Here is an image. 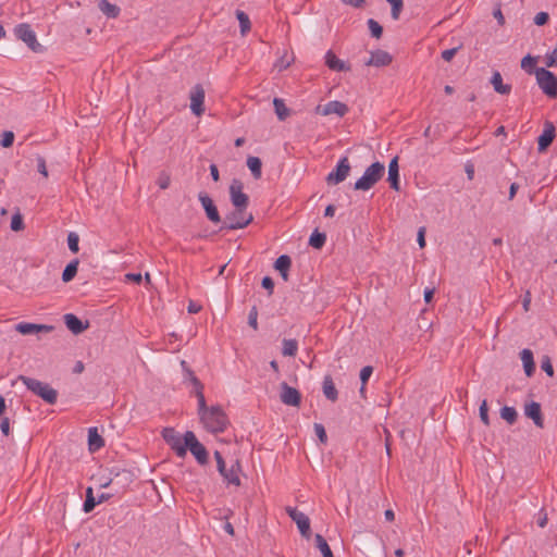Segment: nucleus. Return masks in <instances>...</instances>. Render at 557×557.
<instances>
[{"instance_id": "obj_1", "label": "nucleus", "mask_w": 557, "mask_h": 557, "mask_svg": "<svg viewBox=\"0 0 557 557\" xmlns=\"http://www.w3.org/2000/svg\"><path fill=\"white\" fill-rule=\"evenodd\" d=\"M205 428L211 433H222L228 425V418L221 406H211L199 416Z\"/></svg>"}, {"instance_id": "obj_2", "label": "nucleus", "mask_w": 557, "mask_h": 557, "mask_svg": "<svg viewBox=\"0 0 557 557\" xmlns=\"http://www.w3.org/2000/svg\"><path fill=\"white\" fill-rule=\"evenodd\" d=\"M20 381L36 396L40 397L42 400L48 403L49 405H54L58 399V392L52 388L49 384L44 383L37 379L28 377L21 375L18 377Z\"/></svg>"}, {"instance_id": "obj_3", "label": "nucleus", "mask_w": 557, "mask_h": 557, "mask_svg": "<svg viewBox=\"0 0 557 557\" xmlns=\"http://www.w3.org/2000/svg\"><path fill=\"white\" fill-rule=\"evenodd\" d=\"M214 458L216 461V468L221 476L223 478V481L227 485H240V479L238 473L242 470L240 462L238 459H235L232 461V465L230 468H226V462L222 456V454L218 450L214 451Z\"/></svg>"}, {"instance_id": "obj_4", "label": "nucleus", "mask_w": 557, "mask_h": 557, "mask_svg": "<svg viewBox=\"0 0 557 557\" xmlns=\"http://www.w3.org/2000/svg\"><path fill=\"white\" fill-rule=\"evenodd\" d=\"M253 221V215L247 212V208H234L233 211L225 215L220 231H235L245 228Z\"/></svg>"}, {"instance_id": "obj_5", "label": "nucleus", "mask_w": 557, "mask_h": 557, "mask_svg": "<svg viewBox=\"0 0 557 557\" xmlns=\"http://www.w3.org/2000/svg\"><path fill=\"white\" fill-rule=\"evenodd\" d=\"M385 172V166L381 162H374L368 166L363 175L356 181L354 189L356 190H369L371 189L381 178Z\"/></svg>"}, {"instance_id": "obj_6", "label": "nucleus", "mask_w": 557, "mask_h": 557, "mask_svg": "<svg viewBox=\"0 0 557 557\" xmlns=\"http://www.w3.org/2000/svg\"><path fill=\"white\" fill-rule=\"evenodd\" d=\"M539 87L548 98L557 97V77L555 74L544 67L534 71Z\"/></svg>"}, {"instance_id": "obj_7", "label": "nucleus", "mask_w": 557, "mask_h": 557, "mask_svg": "<svg viewBox=\"0 0 557 557\" xmlns=\"http://www.w3.org/2000/svg\"><path fill=\"white\" fill-rule=\"evenodd\" d=\"M14 35L17 39L22 40L27 45V47L36 52H44V47L37 41V37L35 32L32 29L29 24L22 23L14 27Z\"/></svg>"}, {"instance_id": "obj_8", "label": "nucleus", "mask_w": 557, "mask_h": 557, "mask_svg": "<svg viewBox=\"0 0 557 557\" xmlns=\"http://www.w3.org/2000/svg\"><path fill=\"white\" fill-rule=\"evenodd\" d=\"M162 437L165 443L175 451L177 457L184 458L187 454L185 435L182 437L173 428H164Z\"/></svg>"}, {"instance_id": "obj_9", "label": "nucleus", "mask_w": 557, "mask_h": 557, "mask_svg": "<svg viewBox=\"0 0 557 557\" xmlns=\"http://www.w3.org/2000/svg\"><path fill=\"white\" fill-rule=\"evenodd\" d=\"M185 440L187 449L190 450V453L194 455L196 460L200 465H206L208 462V451L206 447L197 440L195 433L193 431H186L185 432Z\"/></svg>"}, {"instance_id": "obj_10", "label": "nucleus", "mask_w": 557, "mask_h": 557, "mask_svg": "<svg viewBox=\"0 0 557 557\" xmlns=\"http://www.w3.org/2000/svg\"><path fill=\"white\" fill-rule=\"evenodd\" d=\"M350 163L347 157H343L338 160L335 169L330 172L325 178L329 185H337L344 182L350 172Z\"/></svg>"}, {"instance_id": "obj_11", "label": "nucleus", "mask_w": 557, "mask_h": 557, "mask_svg": "<svg viewBox=\"0 0 557 557\" xmlns=\"http://www.w3.org/2000/svg\"><path fill=\"white\" fill-rule=\"evenodd\" d=\"M243 189V182L238 178H234L230 185V198L234 208H248L249 197Z\"/></svg>"}, {"instance_id": "obj_12", "label": "nucleus", "mask_w": 557, "mask_h": 557, "mask_svg": "<svg viewBox=\"0 0 557 557\" xmlns=\"http://www.w3.org/2000/svg\"><path fill=\"white\" fill-rule=\"evenodd\" d=\"M286 512L289 516V518L297 524V528L300 532V534L309 539L311 535L310 530V519L306 513L302 511H299L297 508L287 507Z\"/></svg>"}, {"instance_id": "obj_13", "label": "nucleus", "mask_w": 557, "mask_h": 557, "mask_svg": "<svg viewBox=\"0 0 557 557\" xmlns=\"http://www.w3.org/2000/svg\"><path fill=\"white\" fill-rule=\"evenodd\" d=\"M281 401L287 406L298 407L301 403V394L295 387L289 386L286 382L281 384Z\"/></svg>"}, {"instance_id": "obj_14", "label": "nucleus", "mask_w": 557, "mask_h": 557, "mask_svg": "<svg viewBox=\"0 0 557 557\" xmlns=\"http://www.w3.org/2000/svg\"><path fill=\"white\" fill-rule=\"evenodd\" d=\"M556 136V128L553 122L546 121L544 123V131L537 138V150L544 152L552 145Z\"/></svg>"}, {"instance_id": "obj_15", "label": "nucleus", "mask_w": 557, "mask_h": 557, "mask_svg": "<svg viewBox=\"0 0 557 557\" xmlns=\"http://www.w3.org/2000/svg\"><path fill=\"white\" fill-rule=\"evenodd\" d=\"M198 199L206 212L208 220L212 223H220L222 220L211 197L208 194L201 191L198 195Z\"/></svg>"}, {"instance_id": "obj_16", "label": "nucleus", "mask_w": 557, "mask_h": 557, "mask_svg": "<svg viewBox=\"0 0 557 557\" xmlns=\"http://www.w3.org/2000/svg\"><path fill=\"white\" fill-rule=\"evenodd\" d=\"M348 107L346 103L333 100L325 103L322 108L321 106L317 107V112L322 115H331L336 114L337 116H344L348 112Z\"/></svg>"}, {"instance_id": "obj_17", "label": "nucleus", "mask_w": 557, "mask_h": 557, "mask_svg": "<svg viewBox=\"0 0 557 557\" xmlns=\"http://www.w3.org/2000/svg\"><path fill=\"white\" fill-rule=\"evenodd\" d=\"M52 325L36 324L28 322H20L15 325V330L23 335H33L38 333H50L53 331Z\"/></svg>"}, {"instance_id": "obj_18", "label": "nucleus", "mask_w": 557, "mask_h": 557, "mask_svg": "<svg viewBox=\"0 0 557 557\" xmlns=\"http://www.w3.org/2000/svg\"><path fill=\"white\" fill-rule=\"evenodd\" d=\"M205 90L201 85H196L190 91V109L196 115H201L205 111Z\"/></svg>"}, {"instance_id": "obj_19", "label": "nucleus", "mask_w": 557, "mask_h": 557, "mask_svg": "<svg viewBox=\"0 0 557 557\" xmlns=\"http://www.w3.org/2000/svg\"><path fill=\"white\" fill-rule=\"evenodd\" d=\"M393 58L392 55L384 50L377 49L375 51L371 52V57L368 61L364 62L367 66H387L392 63Z\"/></svg>"}, {"instance_id": "obj_20", "label": "nucleus", "mask_w": 557, "mask_h": 557, "mask_svg": "<svg viewBox=\"0 0 557 557\" xmlns=\"http://www.w3.org/2000/svg\"><path fill=\"white\" fill-rule=\"evenodd\" d=\"M63 319L66 327L75 335L83 333L89 326L88 321L83 322L73 313H66Z\"/></svg>"}, {"instance_id": "obj_21", "label": "nucleus", "mask_w": 557, "mask_h": 557, "mask_svg": "<svg viewBox=\"0 0 557 557\" xmlns=\"http://www.w3.org/2000/svg\"><path fill=\"white\" fill-rule=\"evenodd\" d=\"M524 414L533 420L534 424L539 428L544 426V419L542 416L541 405L536 401H531L524 406Z\"/></svg>"}, {"instance_id": "obj_22", "label": "nucleus", "mask_w": 557, "mask_h": 557, "mask_svg": "<svg viewBox=\"0 0 557 557\" xmlns=\"http://www.w3.org/2000/svg\"><path fill=\"white\" fill-rule=\"evenodd\" d=\"M325 65L336 72H346L350 70V66L347 65L343 60L338 59L332 50H329L325 53Z\"/></svg>"}, {"instance_id": "obj_23", "label": "nucleus", "mask_w": 557, "mask_h": 557, "mask_svg": "<svg viewBox=\"0 0 557 557\" xmlns=\"http://www.w3.org/2000/svg\"><path fill=\"white\" fill-rule=\"evenodd\" d=\"M387 181L389 182L391 188L396 191L400 189L398 157L393 158L388 164Z\"/></svg>"}, {"instance_id": "obj_24", "label": "nucleus", "mask_w": 557, "mask_h": 557, "mask_svg": "<svg viewBox=\"0 0 557 557\" xmlns=\"http://www.w3.org/2000/svg\"><path fill=\"white\" fill-rule=\"evenodd\" d=\"M322 391L324 396L331 400L336 401L338 398V392L335 387V384L333 382V379L331 375H325L322 383Z\"/></svg>"}, {"instance_id": "obj_25", "label": "nucleus", "mask_w": 557, "mask_h": 557, "mask_svg": "<svg viewBox=\"0 0 557 557\" xmlns=\"http://www.w3.org/2000/svg\"><path fill=\"white\" fill-rule=\"evenodd\" d=\"M521 361L523 363V369L527 376H532L535 371V363L533 358V352L530 349H523L520 352Z\"/></svg>"}, {"instance_id": "obj_26", "label": "nucleus", "mask_w": 557, "mask_h": 557, "mask_svg": "<svg viewBox=\"0 0 557 557\" xmlns=\"http://www.w3.org/2000/svg\"><path fill=\"white\" fill-rule=\"evenodd\" d=\"M491 84L493 85L494 90L500 95H509L511 91V86L503 83V77L498 71L493 73Z\"/></svg>"}, {"instance_id": "obj_27", "label": "nucleus", "mask_w": 557, "mask_h": 557, "mask_svg": "<svg viewBox=\"0 0 557 557\" xmlns=\"http://www.w3.org/2000/svg\"><path fill=\"white\" fill-rule=\"evenodd\" d=\"M88 445L91 451H96L104 446V441L99 435L97 428H90L88 430Z\"/></svg>"}, {"instance_id": "obj_28", "label": "nucleus", "mask_w": 557, "mask_h": 557, "mask_svg": "<svg viewBox=\"0 0 557 557\" xmlns=\"http://www.w3.org/2000/svg\"><path fill=\"white\" fill-rule=\"evenodd\" d=\"M99 10L109 18H116L120 14V8L108 0H99Z\"/></svg>"}, {"instance_id": "obj_29", "label": "nucleus", "mask_w": 557, "mask_h": 557, "mask_svg": "<svg viewBox=\"0 0 557 557\" xmlns=\"http://www.w3.org/2000/svg\"><path fill=\"white\" fill-rule=\"evenodd\" d=\"M79 260L74 259L70 263L66 264L65 269L62 272V281L64 283L71 282L77 274Z\"/></svg>"}, {"instance_id": "obj_30", "label": "nucleus", "mask_w": 557, "mask_h": 557, "mask_svg": "<svg viewBox=\"0 0 557 557\" xmlns=\"http://www.w3.org/2000/svg\"><path fill=\"white\" fill-rule=\"evenodd\" d=\"M273 106L275 110V114L280 121H285L289 114L290 110L286 107L285 102L281 98H274Z\"/></svg>"}, {"instance_id": "obj_31", "label": "nucleus", "mask_w": 557, "mask_h": 557, "mask_svg": "<svg viewBox=\"0 0 557 557\" xmlns=\"http://www.w3.org/2000/svg\"><path fill=\"white\" fill-rule=\"evenodd\" d=\"M247 166L256 180L261 177L262 162L258 157H248Z\"/></svg>"}, {"instance_id": "obj_32", "label": "nucleus", "mask_w": 557, "mask_h": 557, "mask_svg": "<svg viewBox=\"0 0 557 557\" xmlns=\"http://www.w3.org/2000/svg\"><path fill=\"white\" fill-rule=\"evenodd\" d=\"M326 240V235L315 230L309 237V245L315 249H321Z\"/></svg>"}, {"instance_id": "obj_33", "label": "nucleus", "mask_w": 557, "mask_h": 557, "mask_svg": "<svg viewBox=\"0 0 557 557\" xmlns=\"http://www.w3.org/2000/svg\"><path fill=\"white\" fill-rule=\"evenodd\" d=\"M298 350V343L296 339H283V356L294 357Z\"/></svg>"}, {"instance_id": "obj_34", "label": "nucleus", "mask_w": 557, "mask_h": 557, "mask_svg": "<svg viewBox=\"0 0 557 557\" xmlns=\"http://www.w3.org/2000/svg\"><path fill=\"white\" fill-rule=\"evenodd\" d=\"M292 267V259L287 255L280 256L274 262V269L278 272L289 271Z\"/></svg>"}, {"instance_id": "obj_35", "label": "nucleus", "mask_w": 557, "mask_h": 557, "mask_svg": "<svg viewBox=\"0 0 557 557\" xmlns=\"http://www.w3.org/2000/svg\"><path fill=\"white\" fill-rule=\"evenodd\" d=\"M502 419L506 420L509 424H513L517 421L518 413L513 407L504 406L500 409Z\"/></svg>"}, {"instance_id": "obj_36", "label": "nucleus", "mask_w": 557, "mask_h": 557, "mask_svg": "<svg viewBox=\"0 0 557 557\" xmlns=\"http://www.w3.org/2000/svg\"><path fill=\"white\" fill-rule=\"evenodd\" d=\"M97 505V500L94 497L92 487H87L86 490V499L83 505V510L88 513L91 512Z\"/></svg>"}, {"instance_id": "obj_37", "label": "nucleus", "mask_w": 557, "mask_h": 557, "mask_svg": "<svg viewBox=\"0 0 557 557\" xmlns=\"http://www.w3.org/2000/svg\"><path fill=\"white\" fill-rule=\"evenodd\" d=\"M236 17L239 22L240 33L242 35H245L247 32L250 30L251 26L249 16L245 12L237 10Z\"/></svg>"}, {"instance_id": "obj_38", "label": "nucleus", "mask_w": 557, "mask_h": 557, "mask_svg": "<svg viewBox=\"0 0 557 557\" xmlns=\"http://www.w3.org/2000/svg\"><path fill=\"white\" fill-rule=\"evenodd\" d=\"M315 545L320 549L323 557L333 555L326 540L321 534H315Z\"/></svg>"}, {"instance_id": "obj_39", "label": "nucleus", "mask_w": 557, "mask_h": 557, "mask_svg": "<svg viewBox=\"0 0 557 557\" xmlns=\"http://www.w3.org/2000/svg\"><path fill=\"white\" fill-rule=\"evenodd\" d=\"M367 24L371 33V36L376 39H380L383 34V27L379 24V22L373 18H369Z\"/></svg>"}, {"instance_id": "obj_40", "label": "nucleus", "mask_w": 557, "mask_h": 557, "mask_svg": "<svg viewBox=\"0 0 557 557\" xmlns=\"http://www.w3.org/2000/svg\"><path fill=\"white\" fill-rule=\"evenodd\" d=\"M386 1L392 7V10H391L392 18L397 21L400 16L403 8H404V1L403 0H386Z\"/></svg>"}, {"instance_id": "obj_41", "label": "nucleus", "mask_w": 557, "mask_h": 557, "mask_svg": "<svg viewBox=\"0 0 557 557\" xmlns=\"http://www.w3.org/2000/svg\"><path fill=\"white\" fill-rule=\"evenodd\" d=\"M193 394L197 397L198 400V414L200 416L205 411H207L210 407H207L206 398L203 395V388H199L197 391H193Z\"/></svg>"}, {"instance_id": "obj_42", "label": "nucleus", "mask_w": 557, "mask_h": 557, "mask_svg": "<svg viewBox=\"0 0 557 557\" xmlns=\"http://www.w3.org/2000/svg\"><path fill=\"white\" fill-rule=\"evenodd\" d=\"M79 236L75 232H71L67 235V246L73 253H77L79 250Z\"/></svg>"}, {"instance_id": "obj_43", "label": "nucleus", "mask_w": 557, "mask_h": 557, "mask_svg": "<svg viewBox=\"0 0 557 557\" xmlns=\"http://www.w3.org/2000/svg\"><path fill=\"white\" fill-rule=\"evenodd\" d=\"M536 64V59L530 54H527L521 60V67L527 71L529 74L533 73V67Z\"/></svg>"}, {"instance_id": "obj_44", "label": "nucleus", "mask_w": 557, "mask_h": 557, "mask_svg": "<svg viewBox=\"0 0 557 557\" xmlns=\"http://www.w3.org/2000/svg\"><path fill=\"white\" fill-rule=\"evenodd\" d=\"M11 230L14 232H18L24 230V221L20 212L13 214L11 219Z\"/></svg>"}, {"instance_id": "obj_45", "label": "nucleus", "mask_w": 557, "mask_h": 557, "mask_svg": "<svg viewBox=\"0 0 557 557\" xmlns=\"http://www.w3.org/2000/svg\"><path fill=\"white\" fill-rule=\"evenodd\" d=\"M480 419L485 425H490L487 401L483 400L479 408Z\"/></svg>"}, {"instance_id": "obj_46", "label": "nucleus", "mask_w": 557, "mask_h": 557, "mask_svg": "<svg viewBox=\"0 0 557 557\" xmlns=\"http://www.w3.org/2000/svg\"><path fill=\"white\" fill-rule=\"evenodd\" d=\"M542 370L549 376L554 375V368L548 356H544L541 360Z\"/></svg>"}, {"instance_id": "obj_47", "label": "nucleus", "mask_w": 557, "mask_h": 557, "mask_svg": "<svg viewBox=\"0 0 557 557\" xmlns=\"http://www.w3.org/2000/svg\"><path fill=\"white\" fill-rule=\"evenodd\" d=\"M313 429L319 441L325 444L327 442V435L324 426L321 423H314Z\"/></svg>"}, {"instance_id": "obj_48", "label": "nucleus", "mask_w": 557, "mask_h": 557, "mask_svg": "<svg viewBox=\"0 0 557 557\" xmlns=\"http://www.w3.org/2000/svg\"><path fill=\"white\" fill-rule=\"evenodd\" d=\"M186 374L190 375V380L188 382L193 385V387H194L193 391H197L199 388H203V384L195 375V373L193 372V370H190V368H186Z\"/></svg>"}, {"instance_id": "obj_49", "label": "nucleus", "mask_w": 557, "mask_h": 557, "mask_svg": "<svg viewBox=\"0 0 557 557\" xmlns=\"http://www.w3.org/2000/svg\"><path fill=\"white\" fill-rule=\"evenodd\" d=\"M13 141H14V134L10 131L4 132L2 135V139H1V146L3 148H9L13 145Z\"/></svg>"}, {"instance_id": "obj_50", "label": "nucleus", "mask_w": 557, "mask_h": 557, "mask_svg": "<svg viewBox=\"0 0 557 557\" xmlns=\"http://www.w3.org/2000/svg\"><path fill=\"white\" fill-rule=\"evenodd\" d=\"M373 373V368L371 366H366L360 371V381L363 385L367 384L368 380L370 379L371 374Z\"/></svg>"}, {"instance_id": "obj_51", "label": "nucleus", "mask_w": 557, "mask_h": 557, "mask_svg": "<svg viewBox=\"0 0 557 557\" xmlns=\"http://www.w3.org/2000/svg\"><path fill=\"white\" fill-rule=\"evenodd\" d=\"M36 161H37V171L40 174H42L45 177H48V170H47L45 158L41 156H38Z\"/></svg>"}, {"instance_id": "obj_52", "label": "nucleus", "mask_w": 557, "mask_h": 557, "mask_svg": "<svg viewBox=\"0 0 557 557\" xmlns=\"http://www.w3.org/2000/svg\"><path fill=\"white\" fill-rule=\"evenodd\" d=\"M258 311L256 307H252L249 314H248V324L253 327L255 330L258 329Z\"/></svg>"}, {"instance_id": "obj_53", "label": "nucleus", "mask_w": 557, "mask_h": 557, "mask_svg": "<svg viewBox=\"0 0 557 557\" xmlns=\"http://www.w3.org/2000/svg\"><path fill=\"white\" fill-rule=\"evenodd\" d=\"M549 20V15L546 12H539L534 17V23L537 26L545 25Z\"/></svg>"}, {"instance_id": "obj_54", "label": "nucleus", "mask_w": 557, "mask_h": 557, "mask_svg": "<svg viewBox=\"0 0 557 557\" xmlns=\"http://www.w3.org/2000/svg\"><path fill=\"white\" fill-rule=\"evenodd\" d=\"M170 183H171V178H170V175L165 174V173H161V175L159 176L158 178V185L161 189H166L169 188L170 186Z\"/></svg>"}, {"instance_id": "obj_55", "label": "nucleus", "mask_w": 557, "mask_h": 557, "mask_svg": "<svg viewBox=\"0 0 557 557\" xmlns=\"http://www.w3.org/2000/svg\"><path fill=\"white\" fill-rule=\"evenodd\" d=\"M261 286L269 290V295H272L274 288V281L270 276H264L261 281Z\"/></svg>"}, {"instance_id": "obj_56", "label": "nucleus", "mask_w": 557, "mask_h": 557, "mask_svg": "<svg viewBox=\"0 0 557 557\" xmlns=\"http://www.w3.org/2000/svg\"><path fill=\"white\" fill-rule=\"evenodd\" d=\"M460 47H456V48H451V49H446L442 52V58L443 60H445L446 62H449L453 60V58L456 55V53L458 52Z\"/></svg>"}, {"instance_id": "obj_57", "label": "nucleus", "mask_w": 557, "mask_h": 557, "mask_svg": "<svg viewBox=\"0 0 557 557\" xmlns=\"http://www.w3.org/2000/svg\"><path fill=\"white\" fill-rule=\"evenodd\" d=\"M547 513L544 509H541L537 513L536 523L540 528H544L547 524Z\"/></svg>"}, {"instance_id": "obj_58", "label": "nucleus", "mask_w": 557, "mask_h": 557, "mask_svg": "<svg viewBox=\"0 0 557 557\" xmlns=\"http://www.w3.org/2000/svg\"><path fill=\"white\" fill-rule=\"evenodd\" d=\"M557 64V48H555L546 59V65L548 67L555 66Z\"/></svg>"}, {"instance_id": "obj_59", "label": "nucleus", "mask_w": 557, "mask_h": 557, "mask_svg": "<svg viewBox=\"0 0 557 557\" xmlns=\"http://www.w3.org/2000/svg\"><path fill=\"white\" fill-rule=\"evenodd\" d=\"M0 429L3 435L8 436L10 434V420L9 418H2L0 422Z\"/></svg>"}, {"instance_id": "obj_60", "label": "nucleus", "mask_w": 557, "mask_h": 557, "mask_svg": "<svg viewBox=\"0 0 557 557\" xmlns=\"http://www.w3.org/2000/svg\"><path fill=\"white\" fill-rule=\"evenodd\" d=\"M125 277L127 281L134 282L136 284H140L143 281V276L140 273H127Z\"/></svg>"}, {"instance_id": "obj_61", "label": "nucleus", "mask_w": 557, "mask_h": 557, "mask_svg": "<svg viewBox=\"0 0 557 557\" xmlns=\"http://www.w3.org/2000/svg\"><path fill=\"white\" fill-rule=\"evenodd\" d=\"M201 306L193 300L189 301L187 310L189 313H198L201 310Z\"/></svg>"}, {"instance_id": "obj_62", "label": "nucleus", "mask_w": 557, "mask_h": 557, "mask_svg": "<svg viewBox=\"0 0 557 557\" xmlns=\"http://www.w3.org/2000/svg\"><path fill=\"white\" fill-rule=\"evenodd\" d=\"M210 174H211V177L214 182H218L220 180V174H219V170H218V166L215 164H211L210 165Z\"/></svg>"}, {"instance_id": "obj_63", "label": "nucleus", "mask_w": 557, "mask_h": 557, "mask_svg": "<svg viewBox=\"0 0 557 557\" xmlns=\"http://www.w3.org/2000/svg\"><path fill=\"white\" fill-rule=\"evenodd\" d=\"M417 240L421 248H423L425 246L424 227H421L419 230Z\"/></svg>"}, {"instance_id": "obj_64", "label": "nucleus", "mask_w": 557, "mask_h": 557, "mask_svg": "<svg viewBox=\"0 0 557 557\" xmlns=\"http://www.w3.org/2000/svg\"><path fill=\"white\" fill-rule=\"evenodd\" d=\"M434 296V289L433 288H425L424 290V300L426 304H430Z\"/></svg>"}]
</instances>
